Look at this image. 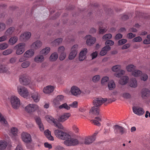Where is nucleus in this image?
<instances>
[{
	"mask_svg": "<svg viewBox=\"0 0 150 150\" xmlns=\"http://www.w3.org/2000/svg\"><path fill=\"white\" fill-rule=\"evenodd\" d=\"M112 37V35L110 33L106 34L103 37V39L104 40L110 39Z\"/></svg>",
	"mask_w": 150,
	"mask_h": 150,
	"instance_id": "nucleus-52",
	"label": "nucleus"
},
{
	"mask_svg": "<svg viewBox=\"0 0 150 150\" xmlns=\"http://www.w3.org/2000/svg\"><path fill=\"white\" fill-rule=\"evenodd\" d=\"M30 64V62L29 61H25L22 63L21 66L24 68L28 67Z\"/></svg>",
	"mask_w": 150,
	"mask_h": 150,
	"instance_id": "nucleus-46",
	"label": "nucleus"
},
{
	"mask_svg": "<svg viewBox=\"0 0 150 150\" xmlns=\"http://www.w3.org/2000/svg\"><path fill=\"white\" fill-rule=\"evenodd\" d=\"M71 116V114L69 113H66L61 115L59 118V121L63 122L67 120Z\"/></svg>",
	"mask_w": 150,
	"mask_h": 150,
	"instance_id": "nucleus-18",
	"label": "nucleus"
},
{
	"mask_svg": "<svg viewBox=\"0 0 150 150\" xmlns=\"http://www.w3.org/2000/svg\"><path fill=\"white\" fill-rule=\"evenodd\" d=\"M23 141L25 143H29L32 141V139L30 134L26 132H23L21 135Z\"/></svg>",
	"mask_w": 150,
	"mask_h": 150,
	"instance_id": "nucleus-9",
	"label": "nucleus"
},
{
	"mask_svg": "<svg viewBox=\"0 0 150 150\" xmlns=\"http://www.w3.org/2000/svg\"><path fill=\"white\" fill-rule=\"evenodd\" d=\"M98 133H95L91 137H86L85 139L84 143L85 144H89L92 143L96 139V136Z\"/></svg>",
	"mask_w": 150,
	"mask_h": 150,
	"instance_id": "nucleus-11",
	"label": "nucleus"
},
{
	"mask_svg": "<svg viewBox=\"0 0 150 150\" xmlns=\"http://www.w3.org/2000/svg\"><path fill=\"white\" fill-rule=\"evenodd\" d=\"M50 48L49 47H46L43 49L40 52V53L44 55H46L50 52Z\"/></svg>",
	"mask_w": 150,
	"mask_h": 150,
	"instance_id": "nucleus-39",
	"label": "nucleus"
},
{
	"mask_svg": "<svg viewBox=\"0 0 150 150\" xmlns=\"http://www.w3.org/2000/svg\"><path fill=\"white\" fill-rule=\"evenodd\" d=\"M8 45L6 43L3 42L0 44V49L4 50L8 47Z\"/></svg>",
	"mask_w": 150,
	"mask_h": 150,
	"instance_id": "nucleus-45",
	"label": "nucleus"
},
{
	"mask_svg": "<svg viewBox=\"0 0 150 150\" xmlns=\"http://www.w3.org/2000/svg\"><path fill=\"white\" fill-rule=\"evenodd\" d=\"M31 97L34 102H38L39 101L40 96L37 92H35L32 94Z\"/></svg>",
	"mask_w": 150,
	"mask_h": 150,
	"instance_id": "nucleus-23",
	"label": "nucleus"
},
{
	"mask_svg": "<svg viewBox=\"0 0 150 150\" xmlns=\"http://www.w3.org/2000/svg\"><path fill=\"white\" fill-rule=\"evenodd\" d=\"M19 81L20 83L23 85H28L30 82L28 76L25 74L21 75L20 76Z\"/></svg>",
	"mask_w": 150,
	"mask_h": 150,
	"instance_id": "nucleus-8",
	"label": "nucleus"
},
{
	"mask_svg": "<svg viewBox=\"0 0 150 150\" xmlns=\"http://www.w3.org/2000/svg\"><path fill=\"white\" fill-rule=\"evenodd\" d=\"M0 122L4 126H7L8 122L4 116L0 112Z\"/></svg>",
	"mask_w": 150,
	"mask_h": 150,
	"instance_id": "nucleus-30",
	"label": "nucleus"
},
{
	"mask_svg": "<svg viewBox=\"0 0 150 150\" xmlns=\"http://www.w3.org/2000/svg\"><path fill=\"white\" fill-rule=\"evenodd\" d=\"M114 130L115 133H117L119 132L121 134L124 133V128L118 125H115L114 126Z\"/></svg>",
	"mask_w": 150,
	"mask_h": 150,
	"instance_id": "nucleus-19",
	"label": "nucleus"
},
{
	"mask_svg": "<svg viewBox=\"0 0 150 150\" xmlns=\"http://www.w3.org/2000/svg\"><path fill=\"white\" fill-rule=\"evenodd\" d=\"M136 35L135 34H133L132 33H129L127 35V37L129 39H132Z\"/></svg>",
	"mask_w": 150,
	"mask_h": 150,
	"instance_id": "nucleus-63",
	"label": "nucleus"
},
{
	"mask_svg": "<svg viewBox=\"0 0 150 150\" xmlns=\"http://www.w3.org/2000/svg\"><path fill=\"white\" fill-rule=\"evenodd\" d=\"M148 76L146 74H142L141 79L144 81H146L148 79Z\"/></svg>",
	"mask_w": 150,
	"mask_h": 150,
	"instance_id": "nucleus-64",
	"label": "nucleus"
},
{
	"mask_svg": "<svg viewBox=\"0 0 150 150\" xmlns=\"http://www.w3.org/2000/svg\"><path fill=\"white\" fill-rule=\"evenodd\" d=\"M10 102L12 107L15 109H18L20 105V99L16 96H12L10 98Z\"/></svg>",
	"mask_w": 150,
	"mask_h": 150,
	"instance_id": "nucleus-2",
	"label": "nucleus"
},
{
	"mask_svg": "<svg viewBox=\"0 0 150 150\" xmlns=\"http://www.w3.org/2000/svg\"><path fill=\"white\" fill-rule=\"evenodd\" d=\"M13 50L11 49H8L3 52L2 54L4 55H7L11 54L13 52Z\"/></svg>",
	"mask_w": 150,
	"mask_h": 150,
	"instance_id": "nucleus-44",
	"label": "nucleus"
},
{
	"mask_svg": "<svg viewBox=\"0 0 150 150\" xmlns=\"http://www.w3.org/2000/svg\"><path fill=\"white\" fill-rule=\"evenodd\" d=\"M38 108L39 107L37 105L34 104H31L25 107V110L28 113H31L38 110Z\"/></svg>",
	"mask_w": 150,
	"mask_h": 150,
	"instance_id": "nucleus-5",
	"label": "nucleus"
},
{
	"mask_svg": "<svg viewBox=\"0 0 150 150\" xmlns=\"http://www.w3.org/2000/svg\"><path fill=\"white\" fill-rule=\"evenodd\" d=\"M25 44L24 43H21L16 45L15 48L16 50V53L18 55L21 54L24 51Z\"/></svg>",
	"mask_w": 150,
	"mask_h": 150,
	"instance_id": "nucleus-4",
	"label": "nucleus"
},
{
	"mask_svg": "<svg viewBox=\"0 0 150 150\" xmlns=\"http://www.w3.org/2000/svg\"><path fill=\"white\" fill-rule=\"evenodd\" d=\"M62 39L61 38H58L55 40L53 42V43L55 46L58 45L62 41Z\"/></svg>",
	"mask_w": 150,
	"mask_h": 150,
	"instance_id": "nucleus-43",
	"label": "nucleus"
},
{
	"mask_svg": "<svg viewBox=\"0 0 150 150\" xmlns=\"http://www.w3.org/2000/svg\"><path fill=\"white\" fill-rule=\"evenodd\" d=\"M71 92L74 96H76L80 94L81 93V91L78 87L76 86H73L71 88Z\"/></svg>",
	"mask_w": 150,
	"mask_h": 150,
	"instance_id": "nucleus-15",
	"label": "nucleus"
},
{
	"mask_svg": "<svg viewBox=\"0 0 150 150\" xmlns=\"http://www.w3.org/2000/svg\"><path fill=\"white\" fill-rule=\"evenodd\" d=\"M54 123V126L56 127H57L58 128L62 129H63V127L61 123H57L56 121H55V122Z\"/></svg>",
	"mask_w": 150,
	"mask_h": 150,
	"instance_id": "nucleus-58",
	"label": "nucleus"
},
{
	"mask_svg": "<svg viewBox=\"0 0 150 150\" xmlns=\"http://www.w3.org/2000/svg\"><path fill=\"white\" fill-rule=\"evenodd\" d=\"M95 119L96 120H91V122H93L94 125L98 126H100V124L99 121H101V118L99 117H95Z\"/></svg>",
	"mask_w": 150,
	"mask_h": 150,
	"instance_id": "nucleus-37",
	"label": "nucleus"
},
{
	"mask_svg": "<svg viewBox=\"0 0 150 150\" xmlns=\"http://www.w3.org/2000/svg\"><path fill=\"white\" fill-rule=\"evenodd\" d=\"M31 36V33L29 32H26L22 34L20 37V39L23 41H25L28 39Z\"/></svg>",
	"mask_w": 150,
	"mask_h": 150,
	"instance_id": "nucleus-14",
	"label": "nucleus"
},
{
	"mask_svg": "<svg viewBox=\"0 0 150 150\" xmlns=\"http://www.w3.org/2000/svg\"><path fill=\"white\" fill-rule=\"evenodd\" d=\"M132 110L134 114L139 115H142L144 112V111L142 108L138 106H133Z\"/></svg>",
	"mask_w": 150,
	"mask_h": 150,
	"instance_id": "nucleus-10",
	"label": "nucleus"
},
{
	"mask_svg": "<svg viewBox=\"0 0 150 150\" xmlns=\"http://www.w3.org/2000/svg\"><path fill=\"white\" fill-rule=\"evenodd\" d=\"M108 86L110 90H112L115 87V84L112 80L109 81L108 84Z\"/></svg>",
	"mask_w": 150,
	"mask_h": 150,
	"instance_id": "nucleus-41",
	"label": "nucleus"
},
{
	"mask_svg": "<svg viewBox=\"0 0 150 150\" xmlns=\"http://www.w3.org/2000/svg\"><path fill=\"white\" fill-rule=\"evenodd\" d=\"M64 99V96L62 95L57 96L54 101V102L56 104L59 103V102L62 101Z\"/></svg>",
	"mask_w": 150,
	"mask_h": 150,
	"instance_id": "nucleus-36",
	"label": "nucleus"
},
{
	"mask_svg": "<svg viewBox=\"0 0 150 150\" xmlns=\"http://www.w3.org/2000/svg\"><path fill=\"white\" fill-rule=\"evenodd\" d=\"M99 31L98 33L99 34H103L107 30V28H103L100 26L99 27Z\"/></svg>",
	"mask_w": 150,
	"mask_h": 150,
	"instance_id": "nucleus-49",
	"label": "nucleus"
},
{
	"mask_svg": "<svg viewBox=\"0 0 150 150\" xmlns=\"http://www.w3.org/2000/svg\"><path fill=\"white\" fill-rule=\"evenodd\" d=\"M142 74V72L141 71L135 69L132 72V75L135 77L139 76Z\"/></svg>",
	"mask_w": 150,
	"mask_h": 150,
	"instance_id": "nucleus-38",
	"label": "nucleus"
},
{
	"mask_svg": "<svg viewBox=\"0 0 150 150\" xmlns=\"http://www.w3.org/2000/svg\"><path fill=\"white\" fill-rule=\"evenodd\" d=\"M129 83L130 86L133 88L136 87L137 85V81L135 78L131 79Z\"/></svg>",
	"mask_w": 150,
	"mask_h": 150,
	"instance_id": "nucleus-31",
	"label": "nucleus"
},
{
	"mask_svg": "<svg viewBox=\"0 0 150 150\" xmlns=\"http://www.w3.org/2000/svg\"><path fill=\"white\" fill-rule=\"evenodd\" d=\"M7 145V142L4 140L0 141V150L5 149Z\"/></svg>",
	"mask_w": 150,
	"mask_h": 150,
	"instance_id": "nucleus-29",
	"label": "nucleus"
},
{
	"mask_svg": "<svg viewBox=\"0 0 150 150\" xmlns=\"http://www.w3.org/2000/svg\"><path fill=\"white\" fill-rule=\"evenodd\" d=\"M127 40L126 39H122L119 40L118 42V44L119 45H122L125 43Z\"/></svg>",
	"mask_w": 150,
	"mask_h": 150,
	"instance_id": "nucleus-59",
	"label": "nucleus"
},
{
	"mask_svg": "<svg viewBox=\"0 0 150 150\" xmlns=\"http://www.w3.org/2000/svg\"><path fill=\"white\" fill-rule=\"evenodd\" d=\"M42 45V43L39 40H37L34 42L32 45V48L36 49L40 47Z\"/></svg>",
	"mask_w": 150,
	"mask_h": 150,
	"instance_id": "nucleus-28",
	"label": "nucleus"
},
{
	"mask_svg": "<svg viewBox=\"0 0 150 150\" xmlns=\"http://www.w3.org/2000/svg\"><path fill=\"white\" fill-rule=\"evenodd\" d=\"M142 98L149 97L150 96V91L146 88L143 89L142 91Z\"/></svg>",
	"mask_w": 150,
	"mask_h": 150,
	"instance_id": "nucleus-22",
	"label": "nucleus"
},
{
	"mask_svg": "<svg viewBox=\"0 0 150 150\" xmlns=\"http://www.w3.org/2000/svg\"><path fill=\"white\" fill-rule=\"evenodd\" d=\"M18 40V38L17 37H12L9 40L8 43L11 45H13L17 42Z\"/></svg>",
	"mask_w": 150,
	"mask_h": 150,
	"instance_id": "nucleus-34",
	"label": "nucleus"
},
{
	"mask_svg": "<svg viewBox=\"0 0 150 150\" xmlns=\"http://www.w3.org/2000/svg\"><path fill=\"white\" fill-rule=\"evenodd\" d=\"M66 57V53H61L59 57V59L60 60H63L65 59Z\"/></svg>",
	"mask_w": 150,
	"mask_h": 150,
	"instance_id": "nucleus-57",
	"label": "nucleus"
},
{
	"mask_svg": "<svg viewBox=\"0 0 150 150\" xmlns=\"http://www.w3.org/2000/svg\"><path fill=\"white\" fill-rule=\"evenodd\" d=\"M17 90L18 94L24 98L27 97L29 95L28 90L23 86H18Z\"/></svg>",
	"mask_w": 150,
	"mask_h": 150,
	"instance_id": "nucleus-3",
	"label": "nucleus"
},
{
	"mask_svg": "<svg viewBox=\"0 0 150 150\" xmlns=\"http://www.w3.org/2000/svg\"><path fill=\"white\" fill-rule=\"evenodd\" d=\"M121 69V66L117 65L112 67V69L113 71L117 72L119 71Z\"/></svg>",
	"mask_w": 150,
	"mask_h": 150,
	"instance_id": "nucleus-47",
	"label": "nucleus"
},
{
	"mask_svg": "<svg viewBox=\"0 0 150 150\" xmlns=\"http://www.w3.org/2000/svg\"><path fill=\"white\" fill-rule=\"evenodd\" d=\"M65 50V48L63 46H61L59 47L58 49V53H64V51Z\"/></svg>",
	"mask_w": 150,
	"mask_h": 150,
	"instance_id": "nucleus-61",
	"label": "nucleus"
},
{
	"mask_svg": "<svg viewBox=\"0 0 150 150\" xmlns=\"http://www.w3.org/2000/svg\"><path fill=\"white\" fill-rule=\"evenodd\" d=\"M46 118L47 121L50 123H54L56 121L51 116H46Z\"/></svg>",
	"mask_w": 150,
	"mask_h": 150,
	"instance_id": "nucleus-42",
	"label": "nucleus"
},
{
	"mask_svg": "<svg viewBox=\"0 0 150 150\" xmlns=\"http://www.w3.org/2000/svg\"><path fill=\"white\" fill-rule=\"evenodd\" d=\"M37 124L38 125L40 130L43 131L44 130L43 125L42 123L40 118L39 117H37L35 119Z\"/></svg>",
	"mask_w": 150,
	"mask_h": 150,
	"instance_id": "nucleus-20",
	"label": "nucleus"
},
{
	"mask_svg": "<svg viewBox=\"0 0 150 150\" xmlns=\"http://www.w3.org/2000/svg\"><path fill=\"white\" fill-rule=\"evenodd\" d=\"M136 67L133 64L128 65L127 66L126 69L128 71L132 72L135 69Z\"/></svg>",
	"mask_w": 150,
	"mask_h": 150,
	"instance_id": "nucleus-40",
	"label": "nucleus"
},
{
	"mask_svg": "<svg viewBox=\"0 0 150 150\" xmlns=\"http://www.w3.org/2000/svg\"><path fill=\"white\" fill-rule=\"evenodd\" d=\"M125 73V71L122 70H119L115 74V76L117 77H119L124 74Z\"/></svg>",
	"mask_w": 150,
	"mask_h": 150,
	"instance_id": "nucleus-48",
	"label": "nucleus"
},
{
	"mask_svg": "<svg viewBox=\"0 0 150 150\" xmlns=\"http://www.w3.org/2000/svg\"><path fill=\"white\" fill-rule=\"evenodd\" d=\"M142 40V38L140 36H138L135 38L133 40V41L134 42H141Z\"/></svg>",
	"mask_w": 150,
	"mask_h": 150,
	"instance_id": "nucleus-62",
	"label": "nucleus"
},
{
	"mask_svg": "<svg viewBox=\"0 0 150 150\" xmlns=\"http://www.w3.org/2000/svg\"><path fill=\"white\" fill-rule=\"evenodd\" d=\"M54 88V87L53 86L49 85L44 88L43 91L45 93H50L53 91Z\"/></svg>",
	"mask_w": 150,
	"mask_h": 150,
	"instance_id": "nucleus-17",
	"label": "nucleus"
},
{
	"mask_svg": "<svg viewBox=\"0 0 150 150\" xmlns=\"http://www.w3.org/2000/svg\"><path fill=\"white\" fill-rule=\"evenodd\" d=\"M0 73H4L7 74H10L8 68L5 66L0 64Z\"/></svg>",
	"mask_w": 150,
	"mask_h": 150,
	"instance_id": "nucleus-25",
	"label": "nucleus"
},
{
	"mask_svg": "<svg viewBox=\"0 0 150 150\" xmlns=\"http://www.w3.org/2000/svg\"><path fill=\"white\" fill-rule=\"evenodd\" d=\"M11 132L14 136L17 134L18 132L17 129L15 127H13L11 129Z\"/></svg>",
	"mask_w": 150,
	"mask_h": 150,
	"instance_id": "nucleus-54",
	"label": "nucleus"
},
{
	"mask_svg": "<svg viewBox=\"0 0 150 150\" xmlns=\"http://www.w3.org/2000/svg\"><path fill=\"white\" fill-rule=\"evenodd\" d=\"M106 46H109L110 47V46H112L114 44V42L110 40H107L105 43Z\"/></svg>",
	"mask_w": 150,
	"mask_h": 150,
	"instance_id": "nucleus-53",
	"label": "nucleus"
},
{
	"mask_svg": "<svg viewBox=\"0 0 150 150\" xmlns=\"http://www.w3.org/2000/svg\"><path fill=\"white\" fill-rule=\"evenodd\" d=\"M109 80V78L108 76H105L102 78L101 80V83L104 85L105 83Z\"/></svg>",
	"mask_w": 150,
	"mask_h": 150,
	"instance_id": "nucleus-55",
	"label": "nucleus"
},
{
	"mask_svg": "<svg viewBox=\"0 0 150 150\" xmlns=\"http://www.w3.org/2000/svg\"><path fill=\"white\" fill-rule=\"evenodd\" d=\"M60 109L65 108L67 110H69L70 109V107L68 106L66 103H64L62 104L59 106Z\"/></svg>",
	"mask_w": 150,
	"mask_h": 150,
	"instance_id": "nucleus-50",
	"label": "nucleus"
},
{
	"mask_svg": "<svg viewBox=\"0 0 150 150\" xmlns=\"http://www.w3.org/2000/svg\"><path fill=\"white\" fill-rule=\"evenodd\" d=\"M58 58V55L57 53L54 52L52 53L50 57V59L51 61H55Z\"/></svg>",
	"mask_w": 150,
	"mask_h": 150,
	"instance_id": "nucleus-33",
	"label": "nucleus"
},
{
	"mask_svg": "<svg viewBox=\"0 0 150 150\" xmlns=\"http://www.w3.org/2000/svg\"><path fill=\"white\" fill-rule=\"evenodd\" d=\"M15 28L13 27H11L8 28L5 33V35L7 36L11 35L14 31Z\"/></svg>",
	"mask_w": 150,
	"mask_h": 150,
	"instance_id": "nucleus-35",
	"label": "nucleus"
},
{
	"mask_svg": "<svg viewBox=\"0 0 150 150\" xmlns=\"http://www.w3.org/2000/svg\"><path fill=\"white\" fill-rule=\"evenodd\" d=\"M111 48L109 46H105L103 48L100 52V54L101 56H104L107 53L108 51L110 50Z\"/></svg>",
	"mask_w": 150,
	"mask_h": 150,
	"instance_id": "nucleus-26",
	"label": "nucleus"
},
{
	"mask_svg": "<svg viewBox=\"0 0 150 150\" xmlns=\"http://www.w3.org/2000/svg\"><path fill=\"white\" fill-rule=\"evenodd\" d=\"M86 38L87 39L86 43L89 46L94 44L96 41V39L95 38L92 37L90 35H86Z\"/></svg>",
	"mask_w": 150,
	"mask_h": 150,
	"instance_id": "nucleus-13",
	"label": "nucleus"
},
{
	"mask_svg": "<svg viewBox=\"0 0 150 150\" xmlns=\"http://www.w3.org/2000/svg\"><path fill=\"white\" fill-rule=\"evenodd\" d=\"M122 96L125 98L128 99L131 98V95L128 93H125L122 94Z\"/></svg>",
	"mask_w": 150,
	"mask_h": 150,
	"instance_id": "nucleus-51",
	"label": "nucleus"
},
{
	"mask_svg": "<svg viewBox=\"0 0 150 150\" xmlns=\"http://www.w3.org/2000/svg\"><path fill=\"white\" fill-rule=\"evenodd\" d=\"M129 78L126 76H124L121 78L119 80V82L120 84L122 85H125L126 84L128 81Z\"/></svg>",
	"mask_w": 150,
	"mask_h": 150,
	"instance_id": "nucleus-24",
	"label": "nucleus"
},
{
	"mask_svg": "<svg viewBox=\"0 0 150 150\" xmlns=\"http://www.w3.org/2000/svg\"><path fill=\"white\" fill-rule=\"evenodd\" d=\"M55 136L57 138L63 140H66L64 144L67 146H74L79 143L78 140L76 139L71 138L69 134L63 131L57 129L54 131Z\"/></svg>",
	"mask_w": 150,
	"mask_h": 150,
	"instance_id": "nucleus-1",
	"label": "nucleus"
},
{
	"mask_svg": "<svg viewBox=\"0 0 150 150\" xmlns=\"http://www.w3.org/2000/svg\"><path fill=\"white\" fill-rule=\"evenodd\" d=\"M44 133L46 137L49 140L51 141L54 140L53 137L52 136L50 132L48 129L46 130L44 132Z\"/></svg>",
	"mask_w": 150,
	"mask_h": 150,
	"instance_id": "nucleus-27",
	"label": "nucleus"
},
{
	"mask_svg": "<svg viewBox=\"0 0 150 150\" xmlns=\"http://www.w3.org/2000/svg\"><path fill=\"white\" fill-rule=\"evenodd\" d=\"M78 45H74L71 49V52L69 56V58L70 60L73 59L76 57L77 54V48Z\"/></svg>",
	"mask_w": 150,
	"mask_h": 150,
	"instance_id": "nucleus-7",
	"label": "nucleus"
},
{
	"mask_svg": "<svg viewBox=\"0 0 150 150\" xmlns=\"http://www.w3.org/2000/svg\"><path fill=\"white\" fill-rule=\"evenodd\" d=\"M107 101V98H95L93 101V104L95 106L100 107L103 103Z\"/></svg>",
	"mask_w": 150,
	"mask_h": 150,
	"instance_id": "nucleus-6",
	"label": "nucleus"
},
{
	"mask_svg": "<svg viewBox=\"0 0 150 150\" xmlns=\"http://www.w3.org/2000/svg\"><path fill=\"white\" fill-rule=\"evenodd\" d=\"M87 52V50L86 48H84L80 52L79 57V60L80 61H82L85 59Z\"/></svg>",
	"mask_w": 150,
	"mask_h": 150,
	"instance_id": "nucleus-12",
	"label": "nucleus"
},
{
	"mask_svg": "<svg viewBox=\"0 0 150 150\" xmlns=\"http://www.w3.org/2000/svg\"><path fill=\"white\" fill-rule=\"evenodd\" d=\"M6 28V25L3 23H0V32L4 30Z\"/></svg>",
	"mask_w": 150,
	"mask_h": 150,
	"instance_id": "nucleus-60",
	"label": "nucleus"
},
{
	"mask_svg": "<svg viewBox=\"0 0 150 150\" xmlns=\"http://www.w3.org/2000/svg\"><path fill=\"white\" fill-rule=\"evenodd\" d=\"M44 60V57L42 55H38L35 58V61L37 63L43 62Z\"/></svg>",
	"mask_w": 150,
	"mask_h": 150,
	"instance_id": "nucleus-32",
	"label": "nucleus"
},
{
	"mask_svg": "<svg viewBox=\"0 0 150 150\" xmlns=\"http://www.w3.org/2000/svg\"><path fill=\"white\" fill-rule=\"evenodd\" d=\"M100 77L99 75H96L93 77V81L94 82H98L100 79Z\"/></svg>",
	"mask_w": 150,
	"mask_h": 150,
	"instance_id": "nucleus-56",
	"label": "nucleus"
},
{
	"mask_svg": "<svg viewBox=\"0 0 150 150\" xmlns=\"http://www.w3.org/2000/svg\"><path fill=\"white\" fill-rule=\"evenodd\" d=\"M99 107L94 106L90 110V112L96 115H98L99 114Z\"/></svg>",
	"mask_w": 150,
	"mask_h": 150,
	"instance_id": "nucleus-21",
	"label": "nucleus"
},
{
	"mask_svg": "<svg viewBox=\"0 0 150 150\" xmlns=\"http://www.w3.org/2000/svg\"><path fill=\"white\" fill-rule=\"evenodd\" d=\"M34 53V52L33 50H28L24 54V57L25 58V59H27L33 56Z\"/></svg>",
	"mask_w": 150,
	"mask_h": 150,
	"instance_id": "nucleus-16",
	"label": "nucleus"
}]
</instances>
